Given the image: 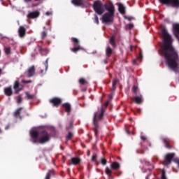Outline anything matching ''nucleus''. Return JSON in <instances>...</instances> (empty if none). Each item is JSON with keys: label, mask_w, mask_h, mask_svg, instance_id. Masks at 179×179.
I'll use <instances>...</instances> for the list:
<instances>
[{"label": "nucleus", "mask_w": 179, "mask_h": 179, "mask_svg": "<svg viewBox=\"0 0 179 179\" xmlns=\"http://www.w3.org/2000/svg\"><path fill=\"white\" fill-rule=\"evenodd\" d=\"M161 179H167L166 178V172H164V170H162V175Z\"/></svg>", "instance_id": "26"}, {"label": "nucleus", "mask_w": 179, "mask_h": 179, "mask_svg": "<svg viewBox=\"0 0 179 179\" xmlns=\"http://www.w3.org/2000/svg\"><path fill=\"white\" fill-rule=\"evenodd\" d=\"M71 164H73L74 166L76 164H78V163H80V159L79 158H75L73 157L71 159Z\"/></svg>", "instance_id": "17"}, {"label": "nucleus", "mask_w": 179, "mask_h": 179, "mask_svg": "<svg viewBox=\"0 0 179 179\" xmlns=\"http://www.w3.org/2000/svg\"><path fill=\"white\" fill-rule=\"evenodd\" d=\"M31 0H24L25 2H30Z\"/></svg>", "instance_id": "46"}, {"label": "nucleus", "mask_w": 179, "mask_h": 179, "mask_svg": "<svg viewBox=\"0 0 179 179\" xmlns=\"http://www.w3.org/2000/svg\"><path fill=\"white\" fill-rule=\"evenodd\" d=\"M5 52H6V54H10V48H5Z\"/></svg>", "instance_id": "31"}, {"label": "nucleus", "mask_w": 179, "mask_h": 179, "mask_svg": "<svg viewBox=\"0 0 179 179\" xmlns=\"http://www.w3.org/2000/svg\"><path fill=\"white\" fill-rule=\"evenodd\" d=\"M161 3H165L166 5H170L174 8H178L179 0H159Z\"/></svg>", "instance_id": "5"}, {"label": "nucleus", "mask_w": 179, "mask_h": 179, "mask_svg": "<svg viewBox=\"0 0 179 179\" xmlns=\"http://www.w3.org/2000/svg\"><path fill=\"white\" fill-rule=\"evenodd\" d=\"M73 41L75 44H78V43H79V41L76 38H73Z\"/></svg>", "instance_id": "34"}, {"label": "nucleus", "mask_w": 179, "mask_h": 179, "mask_svg": "<svg viewBox=\"0 0 179 179\" xmlns=\"http://www.w3.org/2000/svg\"><path fill=\"white\" fill-rule=\"evenodd\" d=\"M110 169L111 170H117V169H120V164L117 162H113L110 164Z\"/></svg>", "instance_id": "16"}, {"label": "nucleus", "mask_w": 179, "mask_h": 179, "mask_svg": "<svg viewBox=\"0 0 179 179\" xmlns=\"http://www.w3.org/2000/svg\"><path fill=\"white\" fill-rule=\"evenodd\" d=\"M110 43L114 47L115 44H114V38H110Z\"/></svg>", "instance_id": "30"}, {"label": "nucleus", "mask_w": 179, "mask_h": 179, "mask_svg": "<svg viewBox=\"0 0 179 179\" xmlns=\"http://www.w3.org/2000/svg\"><path fill=\"white\" fill-rule=\"evenodd\" d=\"M128 26L129 29H132V27H134V24H129Z\"/></svg>", "instance_id": "41"}, {"label": "nucleus", "mask_w": 179, "mask_h": 179, "mask_svg": "<svg viewBox=\"0 0 179 179\" xmlns=\"http://www.w3.org/2000/svg\"><path fill=\"white\" fill-rule=\"evenodd\" d=\"M40 16V13L38 11L31 12L27 15L28 19H36Z\"/></svg>", "instance_id": "7"}, {"label": "nucleus", "mask_w": 179, "mask_h": 179, "mask_svg": "<svg viewBox=\"0 0 179 179\" xmlns=\"http://www.w3.org/2000/svg\"><path fill=\"white\" fill-rule=\"evenodd\" d=\"M101 164H103V166H106V164H107V160H106V159L102 158L101 160Z\"/></svg>", "instance_id": "22"}, {"label": "nucleus", "mask_w": 179, "mask_h": 179, "mask_svg": "<svg viewBox=\"0 0 179 179\" xmlns=\"http://www.w3.org/2000/svg\"><path fill=\"white\" fill-rule=\"evenodd\" d=\"M136 60H134L133 64H136Z\"/></svg>", "instance_id": "47"}, {"label": "nucleus", "mask_w": 179, "mask_h": 179, "mask_svg": "<svg viewBox=\"0 0 179 179\" xmlns=\"http://www.w3.org/2000/svg\"><path fill=\"white\" fill-rule=\"evenodd\" d=\"M45 66V71H47V69L48 68V59H46Z\"/></svg>", "instance_id": "33"}, {"label": "nucleus", "mask_w": 179, "mask_h": 179, "mask_svg": "<svg viewBox=\"0 0 179 179\" xmlns=\"http://www.w3.org/2000/svg\"><path fill=\"white\" fill-rule=\"evenodd\" d=\"M79 83H80V85H85V83H86V80H85V79L83 78H80L79 80Z\"/></svg>", "instance_id": "25"}, {"label": "nucleus", "mask_w": 179, "mask_h": 179, "mask_svg": "<svg viewBox=\"0 0 179 179\" xmlns=\"http://www.w3.org/2000/svg\"><path fill=\"white\" fill-rule=\"evenodd\" d=\"M162 36H163V46H162V53L167 62L168 66L173 71L177 69V59H178V55L177 52L173 48V40L171 36L167 33V30L165 28L162 29Z\"/></svg>", "instance_id": "1"}, {"label": "nucleus", "mask_w": 179, "mask_h": 179, "mask_svg": "<svg viewBox=\"0 0 179 179\" xmlns=\"http://www.w3.org/2000/svg\"><path fill=\"white\" fill-rule=\"evenodd\" d=\"M22 110H23V108H20L17 109L14 113L15 116L19 117V114H20V113L22 112Z\"/></svg>", "instance_id": "19"}, {"label": "nucleus", "mask_w": 179, "mask_h": 179, "mask_svg": "<svg viewBox=\"0 0 179 179\" xmlns=\"http://www.w3.org/2000/svg\"><path fill=\"white\" fill-rule=\"evenodd\" d=\"M50 103H53V106H58V104H61V99L59 98H53L50 99Z\"/></svg>", "instance_id": "10"}, {"label": "nucleus", "mask_w": 179, "mask_h": 179, "mask_svg": "<svg viewBox=\"0 0 179 179\" xmlns=\"http://www.w3.org/2000/svg\"><path fill=\"white\" fill-rule=\"evenodd\" d=\"M21 101H22V97L18 96V97L17 98V103H20Z\"/></svg>", "instance_id": "36"}, {"label": "nucleus", "mask_w": 179, "mask_h": 179, "mask_svg": "<svg viewBox=\"0 0 179 179\" xmlns=\"http://www.w3.org/2000/svg\"><path fill=\"white\" fill-rule=\"evenodd\" d=\"M93 8L97 15H102L101 17L102 23L111 24L114 22V12H115V8L113 3H110L103 5L100 1H96L94 2Z\"/></svg>", "instance_id": "2"}, {"label": "nucleus", "mask_w": 179, "mask_h": 179, "mask_svg": "<svg viewBox=\"0 0 179 179\" xmlns=\"http://www.w3.org/2000/svg\"><path fill=\"white\" fill-rule=\"evenodd\" d=\"M0 72H1V69H0Z\"/></svg>", "instance_id": "51"}, {"label": "nucleus", "mask_w": 179, "mask_h": 179, "mask_svg": "<svg viewBox=\"0 0 179 179\" xmlns=\"http://www.w3.org/2000/svg\"><path fill=\"white\" fill-rule=\"evenodd\" d=\"M26 97H27V99H31L32 98L31 95H30L28 92L26 93Z\"/></svg>", "instance_id": "35"}, {"label": "nucleus", "mask_w": 179, "mask_h": 179, "mask_svg": "<svg viewBox=\"0 0 179 179\" xmlns=\"http://www.w3.org/2000/svg\"><path fill=\"white\" fill-rule=\"evenodd\" d=\"M73 136V134L72 132H69L68 135L66 136L67 139H71Z\"/></svg>", "instance_id": "24"}, {"label": "nucleus", "mask_w": 179, "mask_h": 179, "mask_svg": "<svg viewBox=\"0 0 179 179\" xmlns=\"http://www.w3.org/2000/svg\"><path fill=\"white\" fill-rule=\"evenodd\" d=\"M13 89L15 90V93H19V92L22 90V87H19V81H15L14 83Z\"/></svg>", "instance_id": "11"}, {"label": "nucleus", "mask_w": 179, "mask_h": 179, "mask_svg": "<svg viewBox=\"0 0 179 179\" xmlns=\"http://www.w3.org/2000/svg\"><path fill=\"white\" fill-rule=\"evenodd\" d=\"M104 113V110L103 108H101L96 113L94 114V117H93V122H94V129H97V121L99 120H101L103 118V114Z\"/></svg>", "instance_id": "4"}, {"label": "nucleus", "mask_w": 179, "mask_h": 179, "mask_svg": "<svg viewBox=\"0 0 179 179\" xmlns=\"http://www.w3.org/2000/svg\"><path fill=\"white\" fill-rule=\"evenodd\" d=\"M117 83H118V80H114V81L113 82V90L115 89V85H117Z\"/></svg>", "instance_id": "28"}, {"label": "nucleus", "mask_w": 179, "mask_h": 179, "mask_svg": "<svg viewBox=\"0 0 179 179\" xmlns=\"http://www.w3.org/2000/svg\"><path fill=\"white\" fill-rule=\"evenodd\" d=\"M133 101L136 104H141V103H142L143 101V99H142V96H134V97H133Z\"/></svg>", "instance_id": "13"}, {"label": "nucleus", "mask_w": 179, "mask_h": 179, "mask_svg": "<svg viewBox=\"0 0 179 179\" xmlns=\"http://www.w3.org/2000/svg\"><path fill=\"white\" fill-rule=\"evenodd\" d=\"M31 141L34 143H47L50 142V135L47 132L38 133L36 129L30 131Z\"/></svg>", "instance_id": "3"}, {"label": "nucleus", "mask_w": 179, "mask_h": 179, "mask_svg": "<svg viewBox=\"0 0 179 179\" xmlns=\"http://www.w3.org/2000/svg\"><path fill=\"white\" fill-rule=\"evenodd\" d=\"M138 58H140L141 59H142V55L140 54L138 56Z\"/></svg>", "instance_id": "45"}, {"label": "nucleus", "mask_w": 179, "mask_h": 179, "mask_svg": "<svg viewBox=\"0 0 179 179\" xmlns=\"http://www.w3.org/2000/svg\"><path fill=\"white\" fill-rule=\"evenodd\" d=\"M117 6H118L119 12L122 15H124V13H125V7L124 6V5H122V3H117Z\"/></svg>", "instance_id": "14"}, {"label": "nucleus", "mask_w": 179, "mask_h": 179, "mask_svg": "<svg viewBox=\"0 0 179 179\" xmlns=\"http://www.w3.org/2000/svg\"><path fill=\"white\" fill-rule=\"evenodd\" d=\"M80 50H83V48L80 46H78L77 48H72L71 51H73V52H77V51H79Z\"/></svg>", "instance_id": "20"}, {"label": "nucleus", "mask_w": 179, "mask_h": 179, "mask_svg": "<svg viewBox=\"0 0 179 179\" xmlns=\"http://www.w3.org/2000/svg\"><path fill=\"white\" fill-rule=\"evenodd\" d=\"M175 155L176 154L174 153L167 154L165 156V160L163 162L164 166H169V164L171 163V160Z\"/></svg>", "instance_id": "6"}, {"label": "nucleus", "mask_w": 179, "mask_h": 179, "mask_svg": "<svg viewBox=\"0 0 179 179\" xmlns=\"http://www.w3.org/2000/svg\"><path fill=\"white\" fill-rule=\"evenodd\" d=\"M45 15H47V16H50V15H51V13L47 12V13H45Z\"/></svg>", "instance_id": "44"}, {"label": "nucleus", "mask_w": 179, "mask_h": 179, "mask_svg": "<svg viewBox=\"0 0 179 179\" xmlns=\"http://www.w3.org/2000/svg\"><path fill=\"white\" fill-rule=\"evenodd\" d=\"M111 52H113V50H111V48H107V49H106V54L108 55H110V54H111Z\"/></svg>", "instance_id": "23"}, {"label": "nucleus", "mask_w": 179, "mask_h": 179, "mask_svg": "<svg viewBox=\"0 0 179 179\" xmlns=\"http://www.w3.org/2000/svg\"><path fill=\"white\" fill-rule=\"evenodd\" d=\"M41 73H43V70L41 71Z\"/></svg>", "instance_id": "50"}, {"label": "nucleus", "mask_w": 179, "mask_h": 179, "mask_svg": "<svg viewBox=\"0 0 179 179\" xmlns=\"http://www.w3.org/2000/svg\"><path fill=\"white\" fill-rule=\"evenodd\" d=\"M51 176V173L49 172L48 174H46L45 179H50V176Z\"/></svg>", "instance_id": "37"}, {"label": "nucleus", "mask_w": 179, "mask_h": 179, "mask_svg": "<svg viewBox=\"0 0 179 179\" xmlns=\"http://www.w3.org/2000/svg\"><path fill=\"white\" fill-rule=\"evenodd\" d=\"M124 19H127V20H134V17H131V16H129V17H127V16H124Z\"/></svg>", "instance_id": "29"}, {"label": "nucleus", "mask_w": 179, "mask_h": 179, "mask_svg": "<svg viewBox=\"0 0 179 179\" xmlns=\"http://www.w3.org/2000/svg\"><path fill=\"white\" fill-rule=\"evenodd\" d=\"M96 157H97V156L93 155L92 157V159H91L92 162H94V160H96Z\"/></svg>", "instance_id": "38"}, {"label": "nucleus", "mask_w": 179, "mask_h": 179, "mask_svg": "<svg viewBox=\"0 0 179 179\" xmlns=\"http://www.w3.org/2000/svg\"><path fill=\"white\" fill-rule=\"evenodd\" d=\"M94 22V23H96V24H99V17H97V15H95Z\"/></svg>", "instance_id": "27"}, {"label": "nucleus", "mask_w": 179, "mask_h": 179, "mask_svg": "<svg viewBox=\"0 0 179 179\" xmlns=\"http://www.w3.org/2000/svg\"><path fill=\"white\" fill-rule=\"evenodd\" d=\"M18 33H19L20 37L24 36V34H26V29H24V27H20L18 29Z\"/></svg>", "instance_id": "12"}, {"label": "nucleus", "mask_w": 179, "mask_h": 179, "mask_svg": "<svg viewBox=\"0 0 179 179\" xmlns=\"http://www.w3.org/2000/svg\"><path fill=\"white\" fill-rule=\"evenodd\" d=\"M22 82H23V83H30L31 81H25V80H23Z\"/></svg>", "instance_id": "43"}, {"label": "nucleus", "mask_w": 179, "mask_h": 179, "mask_svg": "<svg viewBox=\"0 0 179 179\" xmlns=\"http://www.w3.org/2000/svg\"><path fill=\"white\" fill-rule=\"evenodd\" d=\"M26 75L28 78H31L34 75V66L29 67L26 72Z\"/></svg>", "instance_id": "8"}, {"label": "nucleus", "mask_w": 179, "mask_h": 179, "mask_svg": "<svg viewBox=\"0 0 179 179\" xmlns=\"http://www.w3.org/2000/svg\"><path fill=\"white\" fill-rule=\"evenodd\" d=\"M105 173L107 176H111V169L106 167L105 169Z\"/></svg>", "instance_id": "21"}, {"label": "nucleus", "mask_w": 179, "mask_h": 179, "mask_svg": "<svg viewBox=\"0 0 179 179\" xmlns=\"http://www.w3.org/2000/svg\"><path fill=\"white\" fill-rule=\"evenodd\" d=\"M71 3L75 6H82L85 3V1L83 0H71Z\"/></svg>", "instance_id": "9"}, {"label": "nucleus", "mask_w": 179, "mask_h": 179, "mask_svg": "<svg viewBox=\"0 0 179 179\" xmlns=\"http://www.w3.org/2000/svg\"><path fill=\"white\" fill-rule=\"evenodd\" d=\"M108 103H109V101H108L104 104L105 107H107V106H108Z\"/></svg>", "instance_id": "42"}, {"label": "nucleus", "mask_w": 179, "mask_h": 179, "mask_svg": "<svg viewBox=\"0 0 179 179\" xmlns=\"http://www.w3.org/2000/svg\"><path fill=\"white\" fill-rule=\"evenodd\" d=\"M63 107H64L66 113H69L71 111V104L64 103V104H63Z\"/></svg>", "instance_id": "18"}, {"label": "nucleus", "mask_w": 179, "mask_h": 179, "mask_svg": "<svg viewBox=\"0 0 179 179\" xmlns=\"http://www.w3.org/2000/svg\"><path fill=\"white\" fill-rule=\"evenodd\" d=\"M4 93L6 96H12V87H8L4 89Z\"/></svg>", "instance_id": "15"}, {"label": "nucleus", "mask_w": 179, "mask_h": 179, "mask_svg": "<svg viewBox=\"0 0 179 179\" xmlns=\"http://www.w3.org/2000/svg\"><path fill=\"white\" fill-rule=\"evenodd\" d=\"M131 50H132V47L130 48Z\"/></svg>", "instance_id": "49"}, {"label": "nucleus", "mask_w": 179, "mask_h": 179, "mask_svg": "<svg viewBox=\"0 0 179 179\" xmlns=\"http://www.w3.org/2000/svg\"><path fill=\"white\" fill-rule=\"evenodd\" d=\"M127 134H129V131L127 130Z\"/></svg>", "instance_id": "48"}, {"label": "nucleus", "mask_w": 179, "mask_h": 179, "mask_svg": "<svg viewBox=\"0 0 179 179\" xmlns=\"http://www.w3.org/2000/svg\"><path fill=\"white\" fill-rule=\"evenodd\" d=\"M133 92H134V93L138 92V87L136 86L133 87Z\"/></svg>", "instance_id": "32"}, {"label": "nucleus", "mask_w": 179, "mask_h": 179, "mask_svg": "<svg viewBox=\"0 0 179 179\" xmlns=\"http://www.w3.org/2000/svg\"><path fill=\"white\" fill-rule=\"evenodd\" d=\"M141 138L142 141H146V136H141Z\"/></svg>", "instance_id": "40"}, {"label": "nucleus", "mask_w": 179, "mask_h": 179, "mask_svg": "<svg viewBox=\"0 0 179 179\" xmlns=\"http://www.w3.org/2000/svg\"><path fill=\"white\" fill-rule=\"evenodd\" d=\"M45 36H47V32L43 31V32L42 33V37H45Z\"/></svg>", "instance_id": "39"}]
</instances>
